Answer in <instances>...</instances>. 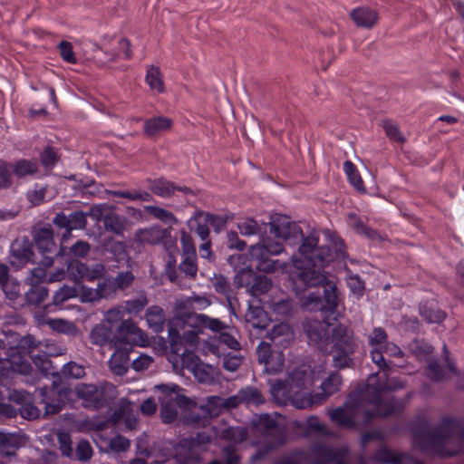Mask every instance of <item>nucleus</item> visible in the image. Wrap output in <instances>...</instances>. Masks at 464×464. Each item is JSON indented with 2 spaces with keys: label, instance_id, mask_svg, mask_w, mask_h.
<instances>
[{
  "label": "nucleus",
  "instance_id": "obj_19",
  "mask_svg": "<svg viewBox=\"0 0 464 464\" xmlns=\"http://www.w3.org/2000/svg\"><path fill=\"white\" fill-rule=\"evenodd\" d=\"M115 332L116 336H119V344L121 345L130 346V342L145 343L148 340L147 334L131 319H125L121 322Z\"/></svg>",
  "mask_w": 464,
  "mask_h": 464
},
{
  "label": "nucleus",
  "instance_id": "obj_30",
  "mask_svg": "<svg viewBox=\"0 0 464 464\" xmlns=\"http://www.w3.org/2000/svg\"><path fill=\"white\" fill-rule=\"evenodd\" d=\"M172 123V120L168 117L159 116L150 118L144 122V133L151 138L158 137L161 133L169 130Z\"/></svg>",
  "mask_w": 464,
  "mask_h": 464
},
{
  "label": "nucleus",
  "instance_id": "obj_56",
  "mask_svg": "<svg viewBox=\"0 0 464 464\" xmlns=\"http://www.w3.org/2000/svg\"><path fill=\"white\" fill-rule=\"evenodd\" d=\"M211 284L214 287V290L220 295H223L226 296L227 302L229 304H231V286L228 279L225 277L223 275H215L211 278Z\"/></svg>",
  "mask_w": 464,
  "mask_h": 464
},
{
  "label": "nucleus",
  "instance_id": "obj_58",
  "mask_svg": "<svg viewBox=\"0 0 464 464\" xmlns=\"http://www.w3.org/2000/svg\"><path fill=\"white\" fill-rule=\"evenodd\" d=\"M91 251V245L84 240H77L73 243L68 249V252H65V249L61 246L59 254L63 252V254H68L72 257L76 258H84L86 257Z\"/></svg>",
  "mask_w": 464,
  "mask_h": 464
},
{
  "label": "nucleus",
  "instance_id": "obj_20",
  "mask_svg": "<svg viewBox=\"0 0 464 464\" xmlns=\"http://www.w3.org/2000/svg\"><path fill=\"white\" fill-rule=\"evenodd\" d=\"M119 336H116V332L107 323H101L94 325L90 334V342L96 346L103 347L110 344L111 346L119 345Z\"/></svg>",
  "mask_w": 464,
  "mask_h": 464
},
{
  "label": "nucleus",
  "instance_id": "obj_41",
  "mask_svg": "<svg viewBox=\"0 0 464 464\" xmlns=\"http://www.w3.org/2000/svg\"><path fill=\"white\" fill-rule=\"evenodd\" d=\"M191 373L198 382L209 384L215 382L218 372L216 367L200 362Z\"/></svg>",
  "mask_w": 464,
  "mask_h": 464
},
{
  "label": "nucleus",
  "instance_id": "obj_61",
  "mask_svg": "<svg viewBox=\"0 0 464 464\" xmlns=\"http://www.w3.org/2000/svg\"><path fill=\"white\" fill-rule=\"evenodd\" d=\"M59 373L64 378L82 379L85 376V369L82 364L72 361L65 363Z\"/></svg>",
  "mask_w": 464,
  "mask_h": 464
},
{
  "label": "nucleus",
  "instance_id": "obj_51",
  "mask_svg": "<svg viewBox=\"0 0 464 464\" xmlns=\"http://www.w3.org/2000/svg\"><path fill=\"white\" fill-rule=\"evenodd\" d=\"M18 448V440L14 435L0 432V453L5 456H14Z\"/></svg>",
  "mask_w": 464,
  "mask_h": 464
},
{
  "label": "nucleus",
  "instance_id": "obj_34",
  "mask_svg": "<svg viewBox=\"0 0 464 464\" xmlns=\"http://www.w3.org/2000/svg\"><path fill=\"white\" fill-rule=\"evenodd\" d=\"M159 400L160 401V415L161 420L166 424L174 422L178 417V408L175 401H172L171 397L168 396L166 392H161Z\"/></svg>",
  "mask_w": 464,
  "mask_h": 464
},
{
  "label": "nucleus",
  "instance_id": "obj_62",
  "mask_svg": "<svg viewBox=\"0 0 464 464\" xmlns=\"http://www.w3.org/2000/svg\"><path fill=\"white\" fill-rule=\"evenodd\" d=\"M179 270L188 279L194 280L198 273L197 256H182Z\"/></svg>",
  "mask_w": 464,
  "mask_h": 464
},
{
  "label": "nucleus",
  "instance_id": "obj_50",
  "mask_svg": "<svg viewBox=\"0 0 464 464\" xmlns=\"http://www.w3.org/2000/svg\"><path fill=\"white\" fill-rule=\"evenodd\" d=\"M343 170L353 188L359 192L364 193L366 189L355 165L352 161L346 160L343 163Z\"/></svg>",
  "mask_w": 464,
  "mask_h": 464
},
{
  "label": "nucleus",
  "instance_id": "obj_10",
  "mask_svg": "<svg viewBox=\"0 0 464 464\" xmlns=\"http://www.w3.org/2000/svg\"><path fill=\"white\" fill-rule=\"evenodd\" d=\"M284 246L281 243L272 240H263L251 246L249 249L250 256L257 262L256 268L265 273H273L279 267L285 268V264H281L279 260H271L270 256H276L282 253Z\"/></svg>",
  "mask_w": 464,
  "mask_h": 464
},
{
  "label": "nucleus",
  "instance_id": "obj_29",
  "mask_svg": "<svg viewBox=\"0 0 464 464\" xmlns=\"http://www.w3.org/2000/svg\"><path fill=\"white\" fill-rule=\"evenodd\" d=\"M34 239L41 254H50L55 251L56 246L53 240V233L50 226L36 230Z\"/></svg>",
  "mask_w": 464,
  "mask_h": 464
},
{
  "label": "nucleus",
  "instance_id": "obj_24",
  "mask_svg": "<svg viewBox=\"0 0 464 464\" xmlns=\"http://www.w3.org/2000/svg\"><path fill=\"white\" fill-rule=\"evenodd\" d=\"M211 304V302L206 296L192 295L176 303V314H198L195 310H204Z\"/></svg>",
  "mask_w": 464,
  "mask_h": 464
},
{
  "label": "nucleus",
  "instance_id": "obj_2",
  "mask_svg": "<svg viewBox=\"0 0 464 464\" xmlns=\"http://www.w3.org/2000/svg\"><path fill=\"white\" fill-rule=\"evenodd\" d=\"M293 263L297 268L292 273L291 279L296 292H303L309 287H323V294L313 292L302 298V306L311 312H323L334 314L338 306V293L336 285L327 279L324 272L325 266L304 264L293 258Z\"/></svg>",
  "mask_w": 464,
  "mask_h": 464
},
{
  "label": "nucleus",
  "instance_id": "obj_9",
  "mask_svg": "<svg viewBox=\"0 0 464 464\" xmlns=\"http://www.w3.org/2000/svg\"><path fill=\"white\" fill-rule=\"evenodd\" d=\"M72 392L82 401L83 408L98 411L105 407L115 396L116 387L109 382L78 383Z\"/></svg>",
  "mask_w": 464,
  "mask_h": 464
},
{
  "label": "nucleus",
  "instance_id": "obj_28",
  "mask_svg": "<svg viewBox=\"0 0 464 464\" xmlns=\"http://www.w3.org/2000/svg\"><path fill=\"white\" fill-rule=\"evenodd\" d=\"M103 248L107 253L111 255V258L113 261L117 263L125 261L127 267H130V257L127 251L125 243L122 241H118L113 237H110L103 243Z\"/></svg>",
  "mask_w": 464,
  "mask_h": 464
},
{
  "label": "nucleus",
  "instance_id": "obj_13",
  "mask_svg": "<svg viewBox=\"0 0 464 464\" xmlns=\"http://www.w3.org/2000/svg\"><path fill=\"white\" fill-rule=\"evenodd\" d=\"M210 442L211 438L206 432H198L195 437L183 439L177 452L178 461L181 464H199L200 454Z\"/></svg>",
  "mask_w": 464,
  "mask_h": 464
},
{
  "label": "nucleus",
  "instance_id": "obj_37",
  "mask_svg": "<svg viewBox=\"0 0 464 464\" xmlns=\"http://www.w3.org/2000/svg\"><path fill=\"white\" fill-rule=\"evenodd\" d=\"M191 229H194L196 234L202 241H206L209 237V225L205 217V211L198 210L188 222Z\"/></svg>",
  "mask_w": 464,
  "mask_h": 464
},
{
  "label": "nucleus",
  "instance_id": "obj_54",
  "mask_svg": "<svg viewBox=\"0 0 464 464\" xmlns=\"http://www.w3.org/2000/svg\"><path fill=\"white\" fill-rule=\"evenodd\" d=\"M266 224H258L257 221L252 218H248L240 222L237 226L239 232L243 236H254V235H262L266 231Z\"/></svg>",
  "mask_w": 464,
  "mask_h": 464
},
{
  "label": "nucleus",
  "instance_id": "obj_15",
  "mask_svg": "<svg viewBox=\"0 0 464 464\" xmlns=\"http://www.w3.org/2000/svg\"><path fill=\"white\" fill-rule=\"evenodd\" d=\"M304 332L310 343L323 353L328 352L332 339V330L328 323L324 320H308L304 324Z\"/></svg>",
  "mask_w": 464,
  "mask_h": 464
},
{
  "label": "nucleus",
  "instance_id": "obj_18",
  "mask_svg": "<svg viewBox=\"0 0 464 464\" xmlns=\"http://www.w3.org/2000/svg\"><path fill=\"white\" fill-rule=\"evenodd\" d=\"M31 370L30 362L24 360L19 354H12L0 359V378H13L16 373L27 374Z\"/></svg>",
  "mask_w": 464,
  "mask_h": 464
},
{
  "label": "nucleus",
  "instance_id": "obj_6",
  "mask_svg": "<svg viewBox=\"0 0 464 464\" xmlns=\"http://www.w3.org/2000/svg\"><path fill=\"white\" fill-rule=\"evenodd\" d=\"M356 397L357 395L351 394L348 401L343 406L329 411L328 414L331 420L337 426L345 429H354L356 427L355 419L359 416H362L365 424L377 416L373 408L369 404L364 393H362L358 399Z\"/></svg>",
  "mask_w": 464,
  "mask_h": 464
},
{
  "label": "nucleus",
  "instance_id": "obj_59",
  "mask_svg": "<svg viewBox=\"0 0 464 464\" xmlns=\"http://www.w3.org/2000/svg\"><path fill=\"white\" fill-rule=\"evenodd\" d=\"M265 372L268 374L280 372L285 365V357L281 352H275L273 355L264 362Z\"/></svg>",
  "mask_w": 464,
  "mask_h": 464
},
{
  "label": "nucleus",
  "instance_id": "obj_25",
  "mask_svg": "<svg viewBox=\"0 0 464 464\" xmlns=\"http://www.w3.org/2000/svg\"><path fill=\"white\" fill-rule=\"evenodd\" d=\"M314 372L306 365L295 368L289 373L288 382L295 391L299 392L302 390L310 388L314 383Z\"/></svg>",
  "mask_w": 464,
  "mask_h": 464
},
{
  "label": "nucleus",
  "instance_id": "obj_64",
  "mask_svg": "<svg viewBox=\"0 0 464 464\" xmlns=\"http://www.w3.org/2000/svg\"><path fill=\"white\" fill-rule=\"evenodd\" d=\"M75 296H78V289L64 285L55 292L53 297V304L54 305H62L65 301Z\"/></svg>",
  "mask_w": 464,
  "mask_h": 464
},
{
  "label": "nucleus",
  "instance_id": "obj_44",
  "mask_svg": "<svg viewBox=\"0 0 464 464\" xmlns=\"http://www.w3.org/2000/svg\"><path fill=\"white\" fill-rule=\"evenodd\" d=\"M145 81L151 91H156L158 93L164 92L165 85L160 67L153 64L148 66Z\"/></svg>",
  "mask_w": 464,
  "mask_h": 464
},
{
  "label": "nucleus",
  "instance_id": "obj_39",
  "mask_svg": "<svg viewBox=\"0 0 464 464\" xmlns=\"http://www.w3.org/2000/svg\"><path fill=\"white\" fill-rule=\"evenodd\" d=\"M264 304L271 310L273 314L280 317L288 316L292 312V301L286 297L272 298L264 301Z\"/></svg>",
  "mask_w": 464,
  "mask_h": 464
},
{
  "label": "nucleus",
  "instance_id": "obj_48",
  "mask_svg": "<svg viewBox=\"0 0 464 464\" xmlns=\"http://www.w3.org/2000/svg\"><path fill=\"white\" fill-rule=\"evenodd\" d=\"M272 286V281L266 276H257L254 273L253 281L250 284L248 293L253 296H258L267 293Z\"/></svg>",
  "mask_w": 464,
  "mask_h": 464
},
{
  "label": "nucleus",
  "instance_id": "obj_27",
  "mask_svg": "<svg viewBox=\"0 0 464 464\" xmlns=\"http://www.w3.org/2000/svg\"><path fill=\"white\" fill-rule=\"evenodd\" d=\"M354 24L359 27L372 28L378 21V13L366 6L353 9L350 14Z\"/></svg>",
  "mask_w": 464,
  "mask_h": 464
},
{
  "label": "nucleus",
  "instance_id": "obj_7",
  "mask_svg": "<svg viewBox=\"0 0 464 464\" xmlns=\"http://www.w3.org/2000/svg\"><path fill=\"white\" fill-rule=\"evenodd\" d=\"M331 343L327 353L333 355V366L339 370L353 368L355 364L353 355L358 348L353 331L338 324L332 329Z\"/></svg>",
  "mask_w": 464,
  "mask_h": 464
},
{
  "label": "nucleus",
  "instance_id": "obj_11",
  "mask_svg": "<svg viewBox=\"0 0 464 464\" xmlns=\"http://www.w3.org/2000/svg\"><path fill=\"white\" fill-rule=\"evenodd\" d=\"M89 216L96 221H102L105 230L116 236H122L131 225L125 216L114 212V207L108 204L92 206L90 208Z\"/></svg>",
  "mask_w": 464,
  "mask_h": 464
},
{
  "label": "nucleus",
  "instance_id": "obj_17",
  "mask_svg": "<svg viewBox=\"0 0 464 464\" xmlns=\"http://www.w3.org/2000/svg\"><path fill=\"white\" fill-rule=\"evenodd\" d=\"M310 464H346L344 452L324 444H314L311 447Z\"/></svg>",
  "mask_w": 464,
  "mask_h": 464
},
{
  "label": "nucleus",
  "instance_id": "obj_40",
  "mask_svg": "<svg viewBox=\"0 0 464 464\" xmlns=\"http://www.w3.org/2000/svg\"><path fill=\"white\" fill-rule=\"evenodd\" d=\"M217 434L223 440L233 441L237 443L244 441L248 436L246 428L241 426H229L224 429H220Z\"/></svg>",
  "mask_w": 464,
  "mask_h": 464
},
{
  "label": "nucleus",
  "instance_id": "obj_55",
  "mask_svg": "<svg viewBox=\"0 0 464 464\" xmlns=\"http://www.w3.org/2000/svg\"><path fill=\"white\" fill-rule=\"evenodd\" d=\"M311 450L305 452L304 450H294L286 455L282 456L274 464H304L305 461L310 462Z\"/></svg>",
  "mask_w": 464,
  "mask_h": 464
},
{
  "label": "nucleus",
  "instance_id": "obj_23",
  "mask_svg": "<svg viewBox=\"0 0 464 464\" xmlns=\"http://www.w3.org/2000/svg\"><path fill=\"white\" fill-rule=\"evenodd\" d=\"M169 236L168 229L152 226L138 229L134 234V241L140 244L158 245Z\"/></svg>",
  "mask_w": 464,
  "mask_h": 464
},
{
  "label": "nucleus",
  "instance_id": "obj_5",
  "mask_svg": "<svg viewBox=\"0 0 464 464\" xmlns=\"http://www.w3.org/2000/svg\"><path fill=\"white\" fill-rule=\"evenodd\" d=\"M388 372H384L385 381L379 379L378 372L372 373L368 378L367 389L363 392L369 404L373 408L379 417H387L391 414L401 411L405 401L391 398L389 401L382 400L383 392L401 390L406 382L398 377L388 378Z\"/></svg>",
  "mask_w": 464,
  "mask_h": 464
},
{
  "label": "nucleus",
  "instance_id": "obj_45",
  "mask_svg": "<svg viewBox=\"0 0 464 464\" xmlns=\"http://www.w3.org/2000/svg\"><path fill=\"white\" fill-rule=\"evenodd\" d=\"M408 459V454L398 453L386 448L380 449L374 455V459L385 464H404V460Z\"/></svg>",
  "mask_w": 464,
  "mask_h": 464
},
{
  "label": "nucleus",
  "instance_id": "obj_1",
  "mask_svg": "<svg viewBox=\"0 0 464 464\" xmlns=\"http://www.w3.org/2000/svg\"><path fill=\"white\" fill-rule=\"evenodd\" d=\"M270 233L276 237L283 239L290 246H298V253L303 257L296 258L301 261V266L312 264L316 266H326L331 261L343 260L346 256L344 245L342 239L336 238L332 241V246H318L319 237L316 231H312L304 236L299 225L290 220L286 216L274 215L268 222Z\"/></svg>",
  "mask_w": 464,
  "mask_h": 464
},
{
  "label": "nucleus",
  "instance_id": "obj_52",
  "mask_svg": "<svg viewBox=\"0 0 464 464\" xmlns=\"http://www.w3.org/2000/svg\"><path fill=\"white\" fill-rule=\"evenodd\" d=\"M200 408L208 417H217L225 411L223 407V398L219 396H209Z\"/></svg>",
  "mask_w": 464,
  "mask_h": 464
},
{
  "label": "nucleus",
  "instance_id": "obj_53",
  "mask_svg": "<svg viewBox=\"0 0 464 464\" xmlns=\"http://www.w3.org/2000/svg\"><path fill=\"white\" fill-rule=\"evenodd\" d=\"M420 314L421 317L429 324H440L446 317V314L443 311L440 310L439 308H436L432 304L421 305L420 307Z\"/></svg>",
  "mask_w": 464,
  "mask_h": 464
},
{
  "label": "nucleus",
  "instance_id": "obj_31",
  "mask_svg": "<svg viewBox=\"0 0 464 464\" xmlns=\"http://www.w3.org/2000/svg\"><path fill=\"white\" fill-rule=\"evenodd\" d=\"M157 389L161 392H166L168 396L171 397L177 408L179 407L181 409L189 410L195 405V402L190 398L179 392L182 389L176 384L171 386L160 384L157 386Z\"/></svg>",
  "mask_w": 464,
  "mask_h": 464
},
{
  "label": "nucleus",
  "instance_id": "obj_32",
  "mask_svg": "<svg viewBox=\"0 0 464 464\" xmlns=\"http://www.w3.org/2000/svg\"><path fill=\"white\" fill-rule=\"evenodd\" d=\"M147 182L153 194L164 198L172 197L176 191V185L165 178L148 179Z\"/></svg>",
  "mask_w": 464,
  "mask_h": 464
},
{
  "label": "nucleus",
  "instance_id": "obj_43",
  "mask_svg": "<svg viewBox=\"0 0 464 464\" xmlns=\"http://www.w3.org/2000/svg\"><path fill=\"white\" fill-rule=\"evenodd\" d=\"M11 169L13 173L17 178H25L27 176L34 175L38 172V162L36 160H19L14 162Z\"/></svg>",
  "mask_w": 464,
  "mask_h": 464
},
{
  "label": "nucleus",
  "instance_id": "obj_4",
  "mask_svg": "<svg viewBox=\"0 0 464 464\" xmlns=\"http://www.w3.org/2000/svg\"><path fill=\"white\" fill-rule=\"evenodd\" d=\"M223 322L207 314H176L168 323L170 352L182 350L183 343L194 346L198 343V335L205 329L212 333L220 331Z\"/></svg>",
  "mask_w": 464,
  "mask_h": 464
},
{
  "label": "nucleus",
  "instance_id": "obj_36",
  "mask_svg": "<svg viewBox=\"0 0 464 464\" xmlns=\"http://www.w3.org/2000/svg\"><path fill=\"white\" fill-rule=\"evenodd\" d=\"M48 296L47 287L39 284H34L30 289L25 292L23 301L29 306H39Z\"/></svg>",
  "mask_w": 464,
  "mask_h": 464
},
{
  "label": "nucleus",
  "instance_id": "obj_12",
  "mask_svg": "<svg viewBox=\"0 0 464 464\" xmlns=\"http://www.w3.org/2000/svg\"><path fill=\"white\" fill-rule=\"evenodd\" d=\"M39 402L44 405V416L59 413L64 407V400L72 393V390L66 386H61L60 380H53L51 386H44L38 389Z\"/></svg>",
  "mask_w": 464,
  "mask_h": 464
},
{
  "label": "nucleus",
  "instance_id": "obj_21",
  "mask_svg": "<svg viewBox=\"0 0 464 464\" xmlns=\"http://www.w3.org/2000/svg\"><path fill=\"white\" fill-rule=\"evenodd\" d=\"M13 264L24 266L27 263H34V253L32 242L26 237L16 238L11 245Z\"/></svg>",
  "mask_w": 464,
  "mask_h": 464
},
{
  "label": "nucleus",
  "instance_id": "obj_57",
  "mask_svg": "<svg viewBox=\"0 0 464 464\" xmlns=\"http://www.w3.org/2000/svg\"><path fill=\"white\" fill-rule=\"evenodd\" d=\"M34 362L43 375H51L53 380H60V373L54 371L52 361L46 355L35 356Z\"/></svg>",
  "mask_w": 464,
  "mask_h": 464
},
{
  "label": "nucleus",
  "instance_id": "obj_47",
  "mask_svg": "<svg viewBox=\"0 0 464 464\" xmlns=\"http://www.w3.org/2000/svg\"><path fill=\"white\" fill-rule=\"evenodd\" d=\"M238 392L241 398V402L248 406H258L265 402V399L261 392L255 387L247 386L240 389Z\"/></svg>",
  "mask_w": 464,
  "mask_h": 464
},
{
  "label": "nucleus",
  "instance_id": "obj_46",
  "mask_svg": "<svg viewBox=\"0 0 464 464\" xmlns=\"http://www.w3.org/2000/svg\"><path fill=\"white\" fill-rule=\"evenodd\" d=\"M144 210L152 216L154 218L160 220L161 222L169 225L170 227L173 225L178 224V219L175 215L160 207L157 206H145Z\"/></svg>",
  "mask_w": 464,
  "mask_h": 464
},
{
  "label": "nucleus",
  "instance_id": "obj_22",
  "mask_svg": "<svg viewBox=\"0 0 464 464\" xmlns=\"http://www.w3.org/2000/svg\"><path fill=\"white\" fill-rule=\"evenodd\" d=\"M115 348L114 353L109 360V367L111 372L116 375H124L129 369L130 365V352L131 351L130 346H122L121 344L113 346Z\"/></svg>",
  "mask_w": 464,
  "mask_h": 464
},
{
  "label": "nucleus",
  "instance_id": "obj_42",
  "mask_svg": "<svg viewBox=\"0 0 464 464\" xmlns=\"http://www.w3.org/2000/svg\"><path fill=\"white\" fill-rule=\"evenodd\" d=\"M1 290L5 297L12 302L14 307H23L24 305L22 303L23 296L21 295L20 284L15 279L11 278L1 287Z\"/></svg>",
  "mask_w": 464,
  "mask_h": 464
},
{
  "label": "nucleus",
  "instance_id": "obj_8",
  "mask_svg": "<svg viewBox=\"0 0 464 464\" xmlns=\"http://www.w3.org/2000/svg\"><path fill=\"white\" fill-rule=\"evenodd\" d=\"M254 427L264 437V443L251 456L252 463L263 459L268 453L285 444L287 440L285 428L280 426L269 414H261L254 422Z\"/></svg>",
  "mask_w": 464,
  "mask_h": 464
},
{
  "label": "nucleus",
  "instance_id": "obj_35",
  "mask_svg": "<svg viewBox=\"0 0 464 464\" xmlns=\"http://www.w3.org/2000/svg\"><path fill=\"white\" fill-rule=\"evenodd\" d=\"M266 337L276 346L286 345L293 337L291 328L286 324H278L268 332Z\"/></svg>",
  "mask_w": 464,
  "mask_h": 464
},
{
  "label": "nucleus",
  "instance_id": "obj_38",
  "mask_svg": "<svg viewBox=\"0 0 464 464\" xmlns=\"http://www.w3.org/2000/svg\"><path fill=\"white\" fill-rule=\"evenodd\" d=\"M146 320L149 326L155 333H160L165 324V312L164 310L157 305L150 306L146 311Z\"/></svg>",
  "mask_w": 464,
  "mask_h": 464
},
{
  "label": "nucleus",
  "instance_id": "obj_49",
  "mask_svg": "<svg viewBox=\"0 0 464 464\" xmlns=\"http://www.w3.org/2000/svg\"><path fill=\"white\" fill-rule=\"evenodd\" d=\"M135 275L132 271V266L130 267L126 266V270H121L117 273V275L112 277L116 288L118 291H124L130 287L135 281Z\"/></svg>",
  "mask_w": 464,
  "mask_h": 464
},
{
  "label": "nucleus",
  "instance_id": "obj_3",
  "mask_svg": "<svg viewBox=\"0 0 464 464\" xmlns=\"http://www.w3.org/2000/svg\"><path fill=\"white\" fill-rule=\"evenodd\" d=\"M413 443L424 452L454 456L463 449L464 419L445 416L435 427L421 424L413 431Z\"/></svg>",
  "mask_w": 464,
  "mask_h": 464
},
{
  "label": "nucleus",
  "instance_id": "obj_14",
  "mask_svg": "<svg viewBox=\"0 0 464 464\" xmlns=\"http://www.w3.org/2000/svg\"><path fill=\"white\" fill-rule=\"evenodd\" d=\"M342 375L337 372H331L321 384V392L309 393V400H303L299 402L300 410L307 409L314 405L324 403L330 396L336 393L342 385Z\"/></svg>",
  "mask_w": 464,
  "mask_h": 464
},
{
  "label": "nucleus",
  "instance_id": "obj_26",
  "mask_svg": "<svg viewBox=\"0 0 464 464\" xmlns=\"http://www.w3.org/2000/svg\"><path fill=\"white\" fill-rule=\"evenodd\" d=\"M170 353L172 355L169 356V362L173 363L174 368L180 367L192 372L201 362L198 356L187 347H182L179 352Z\"/></svg>",
  "mask_w": 464,
  "mask_h": 464
},
{
  "label": "nucleus",
  "instance_id": "obj_33",
  "mask_svg": "<svg viewBox=\"0 0 464 464\" xmlns=\"http://www.w3.org/2000/svg\"><path fill=\"white\" fill-rule=\"evenodd\" d=\"M223 324L224 327L220 331L215 333L218 334V343L223 345H226L228 349H231L233 351L241 350V344L237 339V331L224 322Z\"/></svg>",
  "mask_w": 464,
  "mask_h": 464
},
{
  "label": "nucleus",
  "instance_id": "obj_63",
  "mask_svg": "<svg viewBox=\"0 0 464 464\" xmlns=\"http://www.w3.org/2000/svg\"><path fill=\"white\" fill-rule=\"evenodd\" d=\"M86 264L74 260L69 263L67 273L69 278L75 283H80L85 279Z\"/></svg>",
  "mask_w": 464,
  "mask_h": 464
},
{
  "label": "nucleus",
  "instance_id": "obj_16",
  "mask_svg": "<svg viewBox=\"0 0 464 464\" xmlns=\"http://www.w3.org/2000/svg\"><path fill=\"white\" fill-rule=\"evenodd\" d=\"M270 392L274 401L278 405L292 404L295 408L300 409L299 402L303 400H309L308 394L303 395L295 391L287 381H276L270 386Z\"/></svg>",
  "mask_w": 464,
  "mask_h": 464
},
{
  "label": "nucleus",
  "instance_id": "obj_60",
  "mask_svg": "<svg viewBox=\"0 0 464 464\" xmlns=\"http://www.w3.org/2000/svg\"><path fill=\"white\" fill-rule=\"evenodd\" d=\"M97 290L101 299H111L118 292L111 276L100 281L97 285Z\"/></svg>",
  "mask_w": 464,
  "mask_h": 464
}]
</instances>
